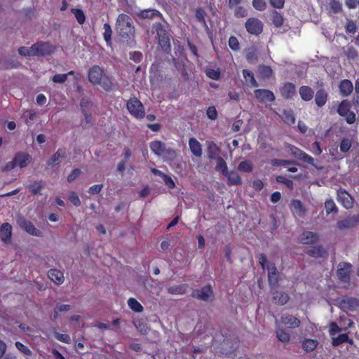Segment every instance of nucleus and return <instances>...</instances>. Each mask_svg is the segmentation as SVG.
<instances>
[{
  "instance_id": "nucleus-49",
  "label": "nucleus",
  "mask_w": 359,
  "mask_h": 359,
  "mask_svg": "<svg viewBox=\"0 0 359 359\" xmlns=\"http://www.w3.org/2000/svg\"><path fill=\"white\" fill-rule=\"evenodd\" d=\"M104 29V33L103 36L107 42V43H109L111 42V35H112V29L109 23H104L103 26Z\"/></svg>"
},
{
  "instance_id": "nucleus-25",
  "label": "nucleus",
  "mask_w": 359,
  "mask_h": 359,
  "mask_svg": "<svg viewBox=\"0 0 359 359\" xmlns=\"http://www.w3.org/2000/svg\"><path fill=\"white\" fill-rule=\"evenodd\" d=\"M318 240L317 233L312 231H304L300 238V243L304 245H310L316 243Z\"/></svg>"
},
{
  "instance_id": "nucleus-22",
  "label": "nucleus",
  "mask_w": 359,
  "mask_h": 359,
  "mask_svg": "<svg viewBox=\"0 0 359 359\" xmlns=\"http://www.w3.org/2000/svg\"><path fill=\"white\" fill-rule=\"evenodd\" d=\"M12 236V226L9 223H4L0 227V238L4 243L11 241Z\"/></svg>"
},
{
  "instance_id": "nucleus-16",
  "label": "nucleus",
  "mask_w": 359,
  "mask_h": 359,
  "mask_svg": "<svg viewBox=\"0 0 359 359\" xmlns=\"http://www.w3.org/2000/svg\"><path fill=\"white\" fill-rule=\"evenodd\" d=\"M280 322L283 325L290 329H295L299 327L301 321L297 317L285 313L280 316Z\"/></svg>"
},
{
  "instance_id": "nucleus-63",
  "label": "nucleus",
  "mask_w": 359,
  "mask_h": 359,
  "mask_svg": "<svg viewBox=\"0 0 359 359\" xmlns=\"http://www.w3.org/2000/svg\"><path fill=\"white\" fill-rule=\"evenodd\" d=\"M18 53L20 55L23 56H34L33 49H32V46L29 48L22 46L19 48Z\"/></svg>"
},
{
  "instance_id": "nucleus-11",
  "label": "nucleus",
  "mask_w": 359,
  "mask_h": 359,
  "mask_svg": "<svg viewBox=\"0 0 359 359\" xmlns=\"http://www.w3.org/2000/svg\"><path fill=\"white\" fill-rule=\"evenodd\" d=\"M287 148L294 157L304 163H307L312 165H314V158L303 150L292 144H288Z\"/></svg>"
},
{
  "instance_id": "nucleus-48",
  "label": "nucleus",
  "mask_w": 359,
  "mask_h": 359,
  "mask_svg": "<svg viewBox=\"0 0 359 359\" xmlns=\"http://www.w3.org/2000/svg\"><path fill=\"white\" fill-rule=\"evenodd\" d=\"M206 76L213 80L220 79V71L219 69H214L212 68H207L205 71Z\"/></svg>"
},
{
  "instance_id": "nucleus-54",
  "label": "nucleus",
  "mask_w": 359,
  "mask_h": 359,
  "mask_svg": "<svg viewBox=\"0 0 359 359\" xmlns=\"http://www.w3.org/2000/svg\"><path fill=\"white\" fill-rule=\"evenodd\" d=\"M15 344L16 348L20 352L24 353L25 355H32V351H30V349L27 346H25L22 343H21L20 341H16Z\"/></svg>"
},
{
  "instance_id": "nucleus-42",
  "label": "nucleus",
  "mask_w": 359,
  "mask_h": 359,
  "mask_svg": "<svg viewBox=\"0 0 359 359\" xmlns=\"http://www.w3.org/2000/svg\"><path fill=\"white\" fill-rule=\"evenodd\" d=\"M238 170L242 172H251L253 170V164L250 161H243L238 164Z\"/></svg>"
},
{
  "instance_id": "nucleus-52",
  "label": "nucleus",
  "mask_w": 359,
  "mask_h": 359,
  "mask_svg": "<svg viewBox=\"0 0 359 359\" xmlns=\"http://www.w3.org/2000/svg\"><path fill=\"white\" fill-rule=\"evenodd\" d=\"M205 12L202 8H197L195 13V17L199 22L203 23L205 26H206L205 22Z\"/></svg>"
},
{
  "instance_id": "nucleus-35",
  "label": "nucleus",
  "mask_w": 359,
  "mask_h": 359,
  "mask_svg": "<svg viewBox=\"0 0 359 359\" xmlns=\"http://www.w3.org/2000/svg\"><path fill=\"white\" fill-rule=\"evenodd\" d=\"M318 341L316 339H306L302 341V348L306 352L314 351L318 346Z\"/></svg>"
},
{
  "instance_id": "nucleus-53",
  "label": "nucleus",
  "mask_w": 359,
  "mask_h": 359,
  "mask_svg": "<svg viewBox=\"0 0 359 359\" xmlns=\"http://www.w3.org/2000/svg\"><path fill=\"white\" fill-rule=\"evenodd\" d=\"M54 337L57 340L61 342H64L66 344H70L71 342V338L69 334L54 332Z\"/></svg>"
},
{
  "instance_id": "nucleus-20",
  "label": "nucleus",
  "mask_w": 359,
  "mask_h": 359,
  "mask_svg": "<svg viewBox=\"0 0 359 359\" xmlns=\"http://www.w3.org/2000/svg\"><path fill=\"white\" fill-rule=\"evenodd\" d=\"M281 96L285 99H291L296 94V86L290 82H286L280 88Z\"/></svg>"
},
{
  "instance_id": "nucleus-36",
  "label": "nucleus",
  "mask_w": 359,
  "mask_h": 359,
  "mask_svg": "<svg viewBox=\"0 0 359 359\" xmlns=\"http://www.w3.org/2000/svg\"><path fill=\"white\" fill-rule=\"evenodd\" d=\"M128 305L130 307V309L137 313H140L143 311V306L142 304L135 298L130 297L128 300Z\"/></svg>"
},
{
  "instance_id": "nucleus-29",
  "label": "nucleus",
  "mask_w": 359,
  "mask_h": 359,
  "mask_svg": "<svg viewBox=\"0 0 359 359\" xmlns=\"http://www.w3.org/2000/svg\"><path fill=\"white\" fill-rule=\"evenodd\" d=\"M299 93L301 98L305 102L311 101L314 95L313 89L308 86H301L299 89Z\"/></svg>"
},
{
  "instance_id": "nucleus-4",
  "label": "nucleus",
  "mask_w": 359,
  "mask_h": 359,
  "mask_svg": "<svg viewBox=\"0 0 359 359\" xmlns=\"http://www.w3.org/2000/svg\"><path fill=\"white\" fill-rule=\"evenodd\" d=\"M126 108L130 114L137 119H141L145 116L144 105L137 97L130 98L126 104Z\"/></svg>"
},
{
  "instance_id": "nucleus-61",
  "label": "nucleus",
  "mask_w": 359,
  "mask_h": 359,
  "mask_svg": "<svg viewBox=\"0 0 359 359\" xmlns=\"http://www.w3.org/2000/svg\"><path fill=\"white\" fill-rule=\"evenodd\" d=\"M67 80V74H56L53 78L52 81L54 83H63Z\"/></svg>"
},
{
  "instance_id": "nucleus-27",
  "label": "nucleus",
  "mask_w": 359,
  "mask_h": 359,
  "mask_svg": "<svg viewBox=\"0 0 359 359\" xmlns=\"http://www.w3.org/2000/svg\"><path fill=\"white\" fill-rule=\"evenodd\" d=\"M66 156V150L63 148H59L53 156L48 161V165H58L62 159Z\"/></svg>"
},
{
  "instance_id": "nucleus-33",
  "label": "nucleus",
  "mask_w": 359,
  "mask_h": 359,
  "mask_svg": "<svg viewBox=\"0 0 359 359\" xmlns=\"http://www.w3.org/2000/svg\"><path fill=\"white\" fill-rule=\"evenodd\" d=\"M243 76L245 80L246 83L250 87H257L259 86L255 78L254 74L250 70L243 69Z\"/></svg>"
},
{
  "instance_id": "nucleus-5",
  "label": "nucleus",
  "mask_w": 359,
  "mask_h": 359,
  "mask_svg": "<svg viewBox=\"0 0 359 359\" xmlns=\"http://www.w3.org/2000/svg\"><path fill=\"white\" fill-rule=\"evenodd\" d=\"M351 103L348 100H343L338 105L337 111L341 117H345L348 124H353L355 121V114L351 111Z\"/></svg>"
},
{
  "instance_id": "nucleus-2",
  "label": "nucleus",
  "mask_w": 359,
  "mask_h": 359,
  "mask_svg": "<svg viewBox=\"0 0 359 359\" xmlns=\"http://www.w3.org/2000/svg\"><path fill=\"white\" fill-rule=\"evenodd\" d=\"M116 31L123 39L134 36L135 27L132 18L125 13L118 15L116 22Z\"/></svg>"
},
{
  "instance_id": "nucleus-28",
  "label": "nucleus",
  "mask_w": 359,
  "mask_h": 359,
  "mask_svg": "<svg viewBox=\"0 0 359 359\" xmlns=\"http://www.w3.org/2000/svg\"><path fill=\"white\" fill-rule=\"evenodd\" d=\"M310 257L315 258L323 257L327 255V251L321 245L313 246L311 248L304 251Z\"/></svg>"
},
{
  "instance_id": "nucleus-44",
  "label": "nucleus",
  "mask_w": 359,
  "mask_h": 359,
  "mask_svg": "<svg viewBox=\"0 0 359 359\" xmlns=\"http://www.w3.org/2000/svg\"><path fill=\"white\" fill-rule=\"evenodd\" d=\"M292 205L294 210L299 216H303L305 214L306 209L303 206V204L301 201L293 200L292 202Z\"/></svg>"
},
{
  "instance_id": "nucleus-3",
  "label": "nucleus",
  "mask_w": 359,
  "mask_h": 359,
  "mask_svg": "<svg viewBox=\"0 0 359 359\" xmlns=\"http://www.w3.org/2000/svg\"><path fill=\"white\" fill-rule=\"evenodd\" d=\"M151 151L158 156L164 155L168 160H174L177 156L176 151L160 140H154L149 143Z\"/></svg>"
},
{
  "instance_id": "nucleus-64",
  "label": "nucleus",
  "mask_w": 359,
  "mask_h": 359,
  "mask_svg": "<svg viewBox=\"0 0 359 359\" xmlns=\"http://www.w3.org/2000/svg\"><path fill=\"white\" fill-rule=\"evenodd\" d=\"M130 59L136 63H139L142 60V54L140 51L130 52Z\"/></svg>"
},
{
  "instance_id": "nucleus-60",
  "label": "nucleus",
  "mask_w": 359,
  "mask_h": 359,
  "mask_svg": "<svg viewBox=\"0 0 359 359\" xmlns=\"http://www.w3.org/2000/svg\"><path fill=\"white\" fill-rule=\"evenodd\" d=\"M162 179H163L165 184L170 189H173L175 187V183L170 175L165 174L164 176L162 177Z\"/></svg>"
},
{
  "instance_id": "nucleus-45",
  "label": "nucleus",
  "mask_w": 359,
  "mask_h": 359,
  "mask_svg": "<svg viewBox=\"0 0 359 359\" xmlns=\"http://www.w3.org/2000/svg\"><path fill=\"white\" fill-rule=\"evenodd\" d=\"M283 118V121L288 125H292L295 123V116L291 110H284Z\"/></svg>"
},
{
  "instance_id": "nucleus-14",
  "label": "nucleus",
  "mask_w": 359,
  "mask_h": 359,
  "mask_svg": "<svg viewBox=\"0 0 359 359\" xmlns=\"http://www.w3.org/2000/svg\"><path fill=\"white\" fill-rule=\"evenodd\" d=\"M268 282L271 287L278 285L280 273L274 263H270L268 266Z\"/></svg>"
},
{
  "instance_id": "nucleus-30",
  "label": "nucleus",
  "mask_w": 359,
  "mask_h": 359,
  "mask_svg": "<svg viewBox=\"0 0 359 359\" xmlns=\"http://www.w3.org/2000/svg\"><path fill=\"white\" fill-rule=\"evenodd\" d=\"M273 299L276 304L283 306L288 302L290 297L284 292L276 291L273 293Z\"/></svg>"
},
{
  "instance_id": "nucleus-46",
  "label": "nucleus",
  "mask_w": 359,
  "mask_h": 359,
  "mask_svg": "<svg viewBox=\"0 0 359 359\" xmlns=\"http://www.w3.org/2000/svg\"><path fill=\"white\" fill-rule=\"evenodd\" d=\"M276 180L278 183L285 184L290 190H293L294 183L292 180L287 179L286 177L283 175L277 176Z\"/></svg>"
},
{
  "instance_id": "nucleus-24",
  "label": "nucleus",
  "mask_w": 359,
  "mask_h": 359,
  "mask_svg": "<svg viewBox=\"0 0 359 359\" xmlns=\"http://www.w3.org/2000/svg\"><path fill=\"white\" fill-rule=\"evenodd\" d=\"M328 100V93L324 88L317 90L315 95V103L318 107H323Z\"/></svg>"
},
{
  "instance_id": "nucleus-56",
  "label": "nucleus",
  "mask_w": 359,
  "mask_h": 359,
  "mask_svg": "<svg viewBox=\"0 0 359 359\" xmlns=\"http://www.w3.org/2000/svg\"><path fill=\"white\" fill-rule=\"evenodd\" d=\"M330 6V8L334 13H338L342 10L341 4L338 0H331Z\"/></svg>"
},
{
  "instance_id": "nucleus-47",
  "label": "nucleus",
  "mask_w": 359,
  "mask_h": 359,
  "mask_svg": "<svg viewBox=\"0 0 359 359\" xmlns=\"http://www.w3.org/2000/svg\"><path fill=\"white\" fill-rule=\"evenodd\" d=\"M276 337L279 341L283 343H287L290 339V334L283 329H278L276 330Z\"/></svg>"
},
{
  "instance_id": "nucleus-1",
  "label": "nucleus",
  "mask_w": 359,
  "mask_h": 359,
  "mask_svg": "<svg viewBox=\"0 0 359 359\" xmlns=\"http://www.w3.org/2000/svg\"><path fill=\"white\" fill-rule=\"evenodd\" d=\"M88 78L92 84L100 85L106 91H110L112 89L113 83L111 79L98 65H93L89 69Z\"/></svg>"
},
{
  "instance_id": "nucleus-12",
  "label": "nucleus",
  "mask_w": 359,
  "mask_h": 359,
  "mask_svg": "<svg viewBox=\"0 0 359 359\" xmlns=\"http://www.w3.org/2000/svg\"><path fill=\"white\" fill-rule=\"evenodd\" d=\"M359 224V215H350L337 222V227L339 230L349 229L355 227Z\"/></svg>"
},
{
  "instance_id": "nucleus-41",
  "label": "nucleus",
  "mask_w": 359,
  "mask_h": 359,
  "mask_svg": "<svg viewBox=\"0 0 359 359\" xmlns=\"http://www.w3.org/2000/svg\"><path fill=\"white\" fill-rule=\"evenodd\" d=\"M271 21L276 27H280L283 24V15L276 11H274L271 13Z\"/></svg>"
},
{
  "instance_id": "nucleus-17",
  "label": "nucleus",
  "mask_w": 359,
  "mask_h": 359,
  "mask_svg": "<svg viewBox=\"0 0 359 359\" xmlns=\"http://www.w3.org/2000/svg\"><path fill=\"white\" fill-rule=\"evenodd\" d=\"M340 304L343 309L354 311L359 308V299L355 297H346L341 299Z\"/></svg>"
},
{
  "instance_id": "nucleus-39",
  "label": "nucleus",
  "mask_w": 359,
  "mask_h": 359,
  "mask_svg": "<svg viewBox=\"0 0 359 359\" xmlns=\"http://www.w3.org/2000/svg\"><path fill=\"white\" fill-rule=\"evenodd\" d=\"M259 73L262 79H270L272 77L273 72L271 67L262 65L259 67Z\"/></svg>"
},
{
  "instance_id": "nucleus-10",
  "label": "nucleus",
  "mask_w": 359,
  "mask_h": 359,
  "mask_svg": "<svg viewBox=\"0 0 359 359\" xmlns=\"http://www.w3.org/2000/svg\"><path fill=\"white\" fill-rule=\"evenodd\" d=\"M351 264L348 262H341L338 265L337 275L339 280L344 283H348L351 279Z\"/></svg>"
},
{
  "instance_id": "nucleus-38",
  "label": "nucleus",
  "mask_w": 359,
  "mask_h": 359,
  "mask_svg": "<svg viewBox=\"0 0 359 359\" xmlns=\"http://www.w3.org/2000/svg\"><path fill=\"white\" fill-rule=\"evenodd\" d=\"M220 149L217 146V144L212 142L209 144L208 147V155L209 158H215L219 154Z\"/></svg>"
},
{
  "instance_id": "nucleus-37",
  "label": "nucleus",
  "mask_w": 359,
  "mask_h": 359,
  "mask_svg": "<svg viewBox=\"0 0 359 359\" xmlns=\"http://www.w3.org/2000/svg\"><path fill=\"white\" fill-rule=\"evenodd\" d=\"M325 208L327 215H330V213L337 214L339 211L338 208L332 198H329L325 201Z\"/></svg>"
},
{
  "instance_id": "nucleus-58",
  "label": "nucleus",
  "mask_w": 359,
  "mask_h": 359,
  "mask_svg": "<svg viewBox=\"0 0 359 359\" xmlns=\"http://www.w3.org/2000/svg\"><path fill=\"white\" fill-rule=\"evenodd\" d=\"M228 43L229 48L233 50H237L240 48L238 40L236 36H230Z\"/></svg>"
},
{
  "instance_id": "nucleus-31",
  "label": "nucleus",
  "mask_w": 359,
  "mask_h": 359,
  "mask_svg": "<svg viewBox=\"0 0 359 359\" xmlns=\"http://www.w3.org/2000/svg\"><path fill=\"white\" fill-rule=\"evenodd\" d=\"M227 177L228 184L232 185H241L242 184V180L240 175L235 171L229 172L224 175Z\"/></svg>"
},
{
  "instance_id": "nucleus-13",
  "label": "nucleus",
  "mask_w": 359,
  "mask_h": 359,
  "mask_svg": "<svg viewBox=\"0 0 359 359\" xmlns=\"http://www.w3.org/2000/svg\"><path fill=\"white\" fill-rule=\"evenodd\" d=\"M254 95L261 103L273 102L276 99L273 93L268 89H256Z\"/></svg>"
},
{
  "instance_id": "nucleus-7",
  "label": "nucleus",
  "mask_w": 359,
  "mask_h": 359,
  "mask_svg": "<svg viewBox=\"0 0 359 359\" xmlns=\"http://www.w3.org/2000/svg\"><path fill=\"white\" fill-rule=\"evenodd\" d=\"M34 56H44L50 55L54 51L53 46L48 42H36L32 46Z\"/></svg>"
},
{
  "instance_id": "nucleus-40",
  "label": "nucleus",
  "mask_w": 359,
  "mask_h": 359,
  "mask_svg": "<svg viewBox=\"0 0 359 359\" xmlns=\"http://www.w3.org/2000/svg\"><path fill=\"white\" fill-rule=\"evenodd\" d=\"M43 188L41 182H34L29 184L28 189L31 194L34 196L41 194V191Z\"/></svg>"
},
{
  "instance_id": "nucleus-57",
  "label": "nucleus",
  "mask_w": 359,
  "mask_h": 359,
  "mask_svg": "<svg viewBox=\"0 0 359 359\" xmlns=\"http://www.w3.org/2000/svg\"><path fill=\"white\" fill-rule=\"evenodd\" d=\"M206 114L208 118L210 120H215L217 118L218 113L217 111L214 106L209 107L206 110Z\"/></svg>"
},
{
  "instance_id": "nucleus-55",
  "label": "nucleus",
  "mask_w": 359,
  "mask_h": 359,
  "mask_svg": "<svg viewBox=\"0 0 359 359\" xmlns=\"http://www.w3.org/2000/svg\"><path fill=\"white\" fill-rule=\"evenodd\" d=\"M351 142L348 139H343L339 144L340 151L341 152L346 153L348 151V150L351 149Z\"/></svg>"
},
{
  "instance_id": "nucleus-43",
  "label": "nucleus",
  "mask_w": 359,
  "mask_h": 359,
  "mask_svg": "<svg viewBox=\"0 0 359 359\" xmlns=\"http://www.w3.org/2000/svg\"><path fill=\"white\" fill-rule=\"evenodd\" d=\"M215 170L217 171L221 172L223 175L228 173L226 163L222 157H218L217 158Z\"/></svg>"
},
{
  "instance_id": "nucleus-15",
  "label": "nucleus",
  "mask_w": 359,
  "mask_h": 359,
  "mask_svg": "<svg viewBox=\"0 0 359 359\" xmlns=\"http://www.w3.org/2000/svg\"><path fill=\"white\" fill-rule=\"evenodd\" d=\"M337 201L346 209H351L353 206V198L345 190L337 191Z\"/></svg>"
},
{
  "instance_id": "nucleus-23",
  "label": "nucleus",
  "mask_w": 359,
  "mask_h": 359,
  "mask_svg": "<svg viewBox=\"0 0 359 359\" xmlns=\"http://www.w3.org/2000/svg\"><path fill=\"white\" fill-rule=\"evenodd\" d=\"M189 146L191 152L196 157H201L202 156V146L201 143L195 138L191 137L189 140Z\"/></svg>"
},
{
  "instance_id": "nucleus-19",
  "label": "nucleus",
  "mask_w": 359,
  "mask_h": 359,
  "mask_svg": "<svg viewBox=\"0 0 359 359\" xmlns=\"http://www.w3.org/2000/svg\"><path fill=\"white\" fill-rule=\"evenodd\" d=\"M154 28L156 32L159 44L161 46H165L166 44L169 45V39L166 34V30L163 25L158 22L154 26Z\"/></svg>"
},
{
  "instance_id": "nucleus-34",
  "label": "nucleus",
  "mask_w": 359,
  "mask_h": 359,
  "mask_svg": "<svg viewBox=\"0 0 359 359\" xmlns=\"http://www.w3.org/2000/svg\"><path fill=\"white\" fill-rule=\"evenodd\" d=\"M187 284L172 285L168 288V292L171 294H184L187 292Z\"/></svg>"
},
{
  "instance_id": "nucleus-50",
  "label": "nucleus",
  "mask_w": 359,
  "mask_h": 359,
  "mask_svg": "<svg viewBox=\"0 0 359 359\" xmlns=\"http://www.w3.org/2000/svg\"><path fill=\"white\" fill-rule=\"evenodd\" d=\"M72 13H74L78 23L79 25H83L86 20V16L83 11L79 8L72 9Z\"/></svg>"
},
{
  "instance_id": "nucleus-8",
  "label": "nucleus",
  "mask_w": 359,
  "mask_h": 359,
  "mask_svg": "<svg viewBox=\"0 0 359 359\" xmlns=\"http://www.w3.org/2000/svg\"><path fill=\"white\" fill-rule=\"evenodd\" d=\"M245 27L248 33L258 36L263 31V23L256 18H250L245 23Z\"/></svg>"
},
{
  "instance_id": "nucleus-9",
  "label": "nucleus",
  "mask_w": 359,
  "mask_h": 359,
  "mask_svg": "<svg viewBox=\"0 0 359 359\" xmlns=\"http://www.w3.org/2000/svg\"><path fill=\"white\" fill-rule=\"evenodd\" d=\"M17 222L20 228L24 229L29 234L39 237L42 236L43 233L37 229L30 221L27 220L24 217H19L17 219Z\"/></svg>"
},
{
  "instance_id": "nucleus-18",
  "label": "nucleus",
  "mask_w": 359,
  "mask_h": 359,
  "mask_svg": "<svg viewBox=\"0 0 359 359\" xmlns=\"http://www.w3.org/2000/svg\"><path fill=\"white\" fill-rule=\"evenodd\" d=\"M339 90L341 97H347L351 95L353 91V86L349 79H343L339 82Z\"/></svg>"
},
{
  "instance_id": "nucleus-21",
  "label": "nucleus",
  "mask_w": 359,
  "mask_h": 359,
  "mask_svg": "<svg viewBox=\"0 0 359 359\" xmlns=\"http://www.w3.org/2000/svg\"><path fill=\"white\" fill-rule=\"evenodd\" d=\"M15 162L17 166L20 168L27 167L31 160V156L29 154L25 152H18L14 156Z\"/></svg>"
},
{
  "instance_id": "nucleus-26",
  "label": "nucleus",
  "mask_w": 359,
  "mask_h": 359,
  "mask_svg": "<svg viewBox=\"0 0 359 359\" xmlns=\"http://www.w3.org/2000/svg\"><path fill=\"white\" fill-rule=\"evenodd\" d=\"M48 278L55 284L61 285L64 282L63 273L57 269H51L48 272Z\"/></svg>"
},
{
  "instance_id": "nucleus-6",
  "label": "nucleus",
  "mask_w": 359,
  "mask_h": 359,
  "mask_svg": "<svg viewBox=\"0 0 359 359\" xmlns=\"http://www.w3.org/2000/svg\"><path fill=\"white\" fill-rule=\"evenodd\" d=\"M191 297L203 301L208 302L214 297V292L211 285L208 284L201 289L194 290L191 294Z\"/></svg>"
},
{
  "instance_id": "nucleus-59",
  "label": "nucleus",
  "mask_w": 359,
  "mask_h": 359,
  "mask_svg": "<svg viewBox=\"0 0 359 359\" xmlns=\"http://www.w3.org/2000/svg\"><path fill=\"white\" fill-rule=\"evenodd\" d=\"M253 7L259 11H262L266 8V4L264 0H253Z\"/></svg>"
},
{
  "instance_id": "nucleus-62",
  "label": "nucleus",
  "mask_w": 359,
  "mask_h": 359,
  "mask_svg": "<svg viewBox=\"0 0 359 359\" xmlns=\"http://www.w3.org/2000/svg\"><path fill=\"white\" fill-rule=\"evenodd\" d=\"M69 200L76 207H78L81 205V201L76 192L72 191L69 194Z\"/></svg>"
},
{
  "instance_id": "nucleus-51",
  "label": "nucleus",
  "mask_w": 359,
  "mask_h": 359,
  "mask_svg": "<svg viewBox=\"0 0 359 359\" xmlns=\"http://www.w3.org/2000/svg\"><path fill=\"white\" fill-rule=\"evenodd\" d=\"M332 344L334 346H338L340 344L345 343L346 341H348V334H340L337 337H332Z\"/></svg>"
},
{
  "instance_id": "nucleus-32",
  "label": "nucleus",
  "mask_w": 359,
  "mask_h": 359,
  "mask_svg": "<svg viewBox=\"0 0 359 359\" xmlns=\"http://www.w3.org/2000/svg\"><path fill=\"white\" fill-rule=\"evenodd\" d=\"M161 15V14L160 13V12L154 9H145L140 11L137 13V16L142 19H152L155 17H160Z\"/></svg>"
}]
</instances>
